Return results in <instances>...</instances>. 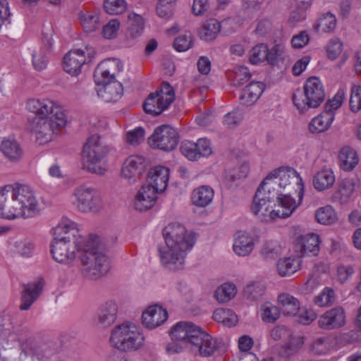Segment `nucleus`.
Masks as SVG:
<instances>
[{
  "label": "nucleus",
  "mask_w": 361,
  "mask_h": 361,
  "mask_svg": "<svg viewBox=\"0 0 361 361\" xmlns=\"http://www.w3.org/2000/svg\"><path fill=\"white\" fill-rule=\"evenodd\" d=\"M54 239L51 244V253L53 258L61 264H71L75 259V252L78 257L88 245V238L80 234L76 224L70 221H63L54 228Z\"/></svg>",
  "instance_id": "f257e3e1"
},
{
  "label": "nucleus",
  "mask_w": 361,
  "mask_h": 361,
  "mask_svg": "<svg viewBox=\"0 0 361 361\" xmlns=\"http://www.w3.org/2000/svg\"><path fill=\"white\" fill-rule=\"evenodd\" d=\"M163 235L166 245L159 249L161 262L182 266L187 252L195 244L194 234L188 232L182 224L172 223L164 228Z\"/></svg>",
  "instance_id": "f03ea898"
},
{
  "label": "nucleus",
  "mask_w": 361,
  "mask_h": 361,
  "mask_svg": "<svg viewBox=\"0 0 361 361\" xmlns=\"http://www.w3.org/2000/svg\"><path fill=\"white\" fill-rule=\"evenodd\" d=\"M172 339L188 346L195 355L207 357L218 349L217 341L191 322H180L171 330Z\"/></svg>",
  "instance_id": "7ed1b4c3"
},
{
  "label": "nucleus",
  "mask_w": 361,
  "mask_h": 361,
  "mask_svg": "<svg viewBox=\"0 0 361 361\" xmlns=\"http://www.w3.org/2000/svg\"><path fill=\"white\" fill-rule=\"evenodd\" d=\"M123 70V65L118 59H107L102 61L94 72V82L98 86V96L106 102H116L122 96V84L116 80Z\"/></svg>",
  "instance_id": "20e7f679"
},
{
  "label": "nucleus",
  "mask_w": 361,
  "mask_h": 361,
  "mask_svg": "<svg viewBox=\"0 0 361 361\" xmlns=\"http://www.w3.org/2000/svg\"><path fill=\"white\" fill-rule=\"evenodd\" d=\"M88 245L79 256L82 264V273L88 279L96 280L104 276L110 269L108 257L103 252V245L99 236L90 235Z\"/></svg>",
  "instance_id": "39448f33"
},
{
  "label": "nucleus",
  "mask_w": 361,
  "mask_h": 361,
  "mask_svg": "<svg viewBox=\"0 0 361 361\" xmlns=\"http://www.w3.org/2000/svg\"><path fill=\"white\" fill-rule=\"evenodd\" d=\"M266 187V191L272 192L276 191L277 196L281 192L279 188L287 190L288 192L291 189L300 199L303 198L304 195V184L300 174L291 167L279 168L271 171L263 180L261 183Z\"/></svg>",
  "instance_id": "423d86ee"
},
{
  "label": "nucleus",
  "mask_w": 361,
  "mask_h": 361,
  "mask_svg": "<svg viewBox=\"0 0 361 361\" xmlns=\"http://www.w3.org/2000/svg\"><path fill=\"white\" fill-rule=\"evenodd\" d=\"M109 148L102 143L100 137L91 135L83 146L82 152V169L91 173L102 176L108 170V164L105 159Z\"/></svg>",
  "instance_id": "0eeeda50"
},
{
  "label": "nucleus",
  "mask_w": 361,
  "mask_h": 361,
  "mask_svg": "<svg viewBox=\"0 0 361 361\" xmlns=\"http://www.w3.org/2000/svg\"><path fill=\"white\" fill-rule=\"evenodd\" d=\"M109 342L119 351L134 352L143 346L145 337L139 326L126 322L112 329Z\"/></svg>",
  "instance_id": "6e6552de"
},
{
  "label": "nucleus",
  "mask_w": 361,
  "mask_h": 361,
  "mask_svg": "<svg viewBox=\"0 0 361 361\" xmlns=\"http://www.w3.org/2000/svg\"><path fill=\"white\" fill-rule=\"evenodd\" d=\"M325 99L324 87L317 77L309 78L305 82L303 91L296 90L293 95V102L300 113L312 108H317Z\"/></svg>",
  "instance_id": "1a4fd4ad"
},
{
  "label": "nucleus",
  "mask_w": 361,
  "mask_h": 361,
  "mask_svg": "<svg viewBox=\"0 0 361 361\" xmlns=\"http://www.w3.org/2000/svg\"><path fill=\"white\" fill-rule=\"evenodd\" d=\"M11 205L15 209V214L18 218H32L39 212V203L33 190L27 185L13 187L10 192Z\"/></svg>",
  "instance_id": "9d476101"
},
{
  "label": "nucleus",
  "mask_w": 361,
  "mask_h": 361,
  "mask_svg": "<svg viewBox=\"0 0 361 361\" xmlns=\"http://www.w3.org/2000/svg\"><path fill=\"white\" fill-rule=\"evenodd\" d=\"M56 116L36 117L30 125V130L35 134L37 141L39 145H44L50 142L61 128L67 123L66 114H62L59 111Z\"/></svg>",
  "instance_id": "9b49d317"
},
{
  "label": "nucleus",
  "mask_w": 361,
  "mask_h": 361,
  "mask_svg": "<svg viewBox=\"0 0 361 361\" xmlns=\"http://www.w3.org/2000/svg\"><path fill=\"white\" fill-rule=\"evenodd\" d=\"M278 198L276 191L268 192L266 187L262 184L259 186L251 205L252 213L262 221H270L279 218L277 210L274 209Z\"/></svg>",
  "instance_id": "f8f14e48"
},
{
  "label": "nucleus",
  "mask_w": 361,
  "mask_h": 361,
  "mask_svg": "<svg viewBox=\"0 0 361 361\" xmlns=\"http://www.w3.org/2000/svg\"><path fill=\"white\" fill-rule=\"evenodd\" d=\"M175 99L173 87L168 82H163L155 92L151 93L143 104L147 114L157 116L168 109Z\"/></svg>",
  "instance_id": "ddd939ff"
},
{
  "label": "nucleus",
  "mask_w": 361,
  "mask_h": 361,
  "mask_svg": "<svg viewBox=\"0 0 361 361\" xmlns=\"http://www.w3.org/2000/svg\"><path fill=\"white\" fill-rule=\"evenodd\" d=\"M74 204L82 212H98L103 203L99 191L91 186L82 185L76 188L73 193Z\"/></svg>",
  "instance_id": "4468645a"
},
{
  "label": "nucleus",
  "mask_w": 361,
  "mask_h": 361,
  "mask_svg": "<svg viewBox=\"0 0 361 361\" xmlns=\"http://www.w3.org/2000/svg\"><path fill=\"white\" fill-rule=\"evenodd\" d=\"M95 54L94 49L90 47L71 49L63 56V69L71 75H78L81 73L82 67L91 62Z\"/></svg>",
  "instance_id": "2eb2a0df"
},
{
  "label": "nucleus",
  "mask_w": 361,
  "mask_h": 361,
  "mask_svg": "<svg viewBox=\"0 0 361 361\" xmlns=\"http://www.w3.org/2000/svg\"><path fill=\"white\" fill-rule=\"evenodd\" d=\"M177 131L169 125H161L154 130L148 138V143L152 148L169 152L173 150L178 143Z\"/></svg>",
  "instance_id": "dca6fc26"
},
{
  "label": "nucleus",
  "mask_w": 361,
  "mask_h": 361,
  "mask_svg": "<svg viewBox=\"0 0 361 361\" xmlns=\"http://www.w3.org/2000/svg\"><path fill=\"white\" fill-rule=\"evenodd\" d=\"M180 150L181 154L190 161H196L202 157H208L212 153L211 142L206 138H200L196 142L185 140L182 142Z\"/></svg>",
  "instance_id": "f3484780"
},
{
  "label": "nucleus",
  "mask_w": 361,
  "mask_h": 361,
  "mask_svg": "<svg viewBox=\"0 0 361 361\" xmlns=\"http://www.w3.org/2000/svg\"><path fill=\"white\" fill-rule=\"evenodd\" d=\"M147 161L140 155H131L123 164L121 176L130 183L137 182L140 176L145 171Z\"/></svg>",
  "instance_id": "a211bd4d"
},
{
  "label": "nucleus",
  "mask_w": 361,
  "mask_h": 361,
  "mask_svg": "<svg viewBox=\"0 0 361 361\" xmlns=\"http://www.w3.org/2000/svg\"><path fill=\"white\" fill-rule=\"evenodd\" d=\"M26 107L29 111L34 113L37 117L54 118L56 116V111L57 114L59 111L62 114H66L61 106L56 104L49 99H30L27 101Z\"/></svg>",
  "instance_id": "6ab92c4d"
},
{
  "label": "nucleus",
  "mask_w": 361,
  "mask_h": 361,
  "mask_svg": "<svg viewBox=\"0 0 361 361\" xmlns=\"http://www.w3.org/2000/svg\"><path fill=\"white\" fill-rule=\"evenodd\" d=\"M166 310L159 305L149 306L142 314L143 325L154 329L163 324L168 319Z\"/></svg>",
  "instance_id": "aec40b11"
},
{
  "label": "nucleus",
  "mask_w": 361,
  "mask_h": 361,
  "mask_svg": "<svg viewBox=\"0 0 361 361\" xmlns=\"http://www.w3.org/2000/svg\"><path fill=\"white\" fill-rule=\"evenodd\" d=\"M319 326L331 330L342 327L345 324V314L343 307H336L324 312L318 321Z\"/></svg>",
  "instance_id": "412c9836"
},
{
  "label": "nucleus",
  "mask_w": 361,
  "mask_h": 361,
  "mask_svg": "<svg viewBox=\"0 0 361 361\" xmlns=\"http://www.w3.org/2000/svg\"><path fill=\"white\" fill-rule=\"evenodd\" d=\"M302 199H300L295 191H289L287 193H279L276 203L279 204L276 214L279 218H286L290 216L296 208L301 204Z\"/></svg>",
  "instance_id": "4be33fe9"
},
{
  "label": "nucleus",
  "mask_w": 361,
  "mask_h": 361,
  "mask_svg": "<svg viewBox=\"0 0 361 361\" xmlns=\"http://www.w3.org/2000/svg\"><path fill=\"white\" fill-rule=\"evenodd\" d=\"M118 313L117 304L112 300L102 304L98 309L95 324L99 328H108L116 320Z\"/></svg>",
  "instance_id": "5701e85b"
},
{
  "label": "nucleus",
  "mask_w": 361,
  "mask_h": 361,
  "mask_svg": "<svg viewBox=\"0 0 361 361\" xmlns=\"http://www.w3.org/2000/svg\"><path fill=\"white\" fill-rule=\"evenodd\" d=\"M169 169L167 167L158 166L150 169L147 175V186L152 188L158 192L164 191L168 185Z\"/></svg>",
  "instance_id": "b1692460"
},
{
  "label": "nucleus",
  "mask_w": 361,
  "mask_h": 361,
  "mask_svg": "<svg viewBox=\"0 0 361 361\" xmlns=\"http://www.w3.org/2000/svg\"><path fill=\"white\" fill-rule=\"evenodd\" d=\"M319 237L317 234L311 233L300 235L297 238L295 251L302 257L310 254L317 255L319 250Z\"/></svg>",
  "instance_id": "393cba45"
},
{
  "label": "nucleus",
  "mask_w": 361,
  "mask_h": 361,
  "mask_svg": "<svg viewBox=\"0 0 361 361\" xmlns=\"http://www.w3.org/2000/svg\"><path fill=\"white\" fill-rule=\"evenodd\" d=\"M157 193L154 189L147 185L142 186L135 197V207L139 211L151 209L156 202Z\"/></svg>",
  "instance_id": "a878e982"
},
{
  "label": "nucleus",
  "mask_w": 361,
  "mask_h": 361,
  "mask_svg": "<svg viewBox=\"0 0 361 361\" xmlns=\"http://www.w3.org/2000/svg\"><path fill=\"white\" fill-rule=\"evenodd\" d=\"M334 119V114L323 111L311 119L308 125V130L312 134L324 133L331 128Z\"/></svg>",
  "instance_id": "bb28decb"
},
{
  "label": "nucleus",
  "mask_w": 361,
  "mask_h": 361,
  "mask_svg": "<svg viewBox=\"0 0 361 361\" xmlns=\"http://www.w3.org/2000/svg\"><path fill=\"white\" fill-rule=\"evenodd\" d=\"M265 85L262 82H251L243 90L240 97L242 104L249 106L254 104L263 93Z\"/></svg>",
  "instance_id": "cd10ccee"
},
{
  "label": "nucleus",
  "mask_w": 361,
  "mask_h": 361,
  "mask_svg": "<svg viewBox=\"0 0 361 361\" xmlns=\"http://www.w3.org/2000/svg\"><path fill=\"white\" fill-rule=\"evenodd\" d=\"M42 289V283L40 281L24 285L20 309L21 310L30 309L32 303L39 296Z\"/></svg>",
  "instance_id": "c85d7f7f"
},
{
  "label": "nucleus",
  "mask_w": 361,
  "mask_h": 361,
  "mask_svg": "<svg viewBox=\"0 0 361 361\" xmlns=\"http://www.w3.org/2000/svg\"><path fill=\"white\" fill-rule=\"evenodd\" d=\"M0 151L6 158L12 162L18 161L23 156L22 147L13 138L4 139L0 145Z\"/></svg>",
  "instance_id": "c756f323"
},
{
  "label": "nucleus",
  "mask_w": 361,
  "mask_h": 361,
  "mask_svg": "<svg viewBox=\"0 0 361 361\" xmlns=\"http://www.w3.org/2000/svg\"><path fill=\"white\" fill-rule=\"evenodd\" d=\"M255 245L252 235L246 232H238L233 243V251L239 256H247L253 250Z\"/></svg>",
  "instance_id": "7c9ffc66"
},
{
  "label": "nucleus",
  "mask_w": 361,
  "mask_h": 361,
  "mask_svg": "<svg viewBox=\"0 0 361 361\" xmlns=\"http://www.w3.org/2000/svg\"><path fill=\"white\" fill-rule=\"evenodd\" d=\"M336 180L334 171L329 168L319 171L313 177L314 188L318 191H324L331 188Z\"/></svg>",
  "instance_id": "2f4dec72"
},
{
  "label": "nucleus",
  "mask_w": 361,
  "mask_h": 361,
  "mask_svg": "<svg viewBox=\"0 0 361 361\" xmlns=\"http://www.w3.org/2000/svg\"><path fill=\"white\" fill-rule=\"evenodd\" d=\"M214 194V190L211 187L202 185L192 191L191 201L197 207H204L212 202Z\"/></svg>",
  "instance_id": "473e14b6"
},
{
  "label": "nucleus",
  "mask_w": 361,
  "mask_h": 361,
  "mask_svg": "<svg viewBox=\"0 0 361 361\" xmlns=\"http://www.w3.org/2000/svg\"><path fill=\"white\" fill-rule=\"evenodd\" d=\"M278 302L281 312L285 315L295 316L300 310L298 300L290 294H280L278 296Z\"/></svg>",
  "instance_id": "72a5a7b5"
},
{
  "label": "nucleus",
  "mask_w": 361,
  "mask_h": 361,
  "mask_svg": "<svg viewBox=\"0 0 361 361\" xmlns=\"http://www.w3.org/2000/svg\"><path fill=\"white\" fill-rule=\"evenodd\" d=\"M341 167L344 171H352L358 164L359 158L355 149L345 146L341 149L339 153Z\"/></svg>",
  "instance_id": "f704fd0d"
},
{
  "label": "nucleus",
  "mask_w": 361,
  "mask_h": 361,
  "mask_svg": "<svg viewBox=\"0 0 361 361\" xmlns=\"http://www.w3.org/2000/svg\"><path fill=\"white\" fill-rule=\"evenodd\" d=\"M11 189V185L0 188V217L6 219H17L13 206L11 205L10 200L6 202V195Z\"/></svg>",
  "instance_id": "c9c22d12"
},
{
  "label": "nucleus",
  "mask_w": 361,
  "mask_h": 361,
  "mask_svg": "<svg viewBox=\"0 0 361 361\" xmlns=\"http://www.w3.org/2000/svg\"><path fill=\"white\" fill-rule=\"evenodd\" d=\"M303 344L304 341L302 336L290 334L288 337V341L281 345L279 354L284 357L292 356L299 351Z\"/></svg>",
  "instance_id": "e433bc0d"
},
{
  "label": "nucleus",
  "mask_w": 361,
  "mask_h": 361,
  "mask_svg": "<svg viewBox=\"0 0 361 361\" xmlns=\"http://www.w3.org/2000/svg\"><path fill=\"white\" fill-rule=\"evenodd\" d=\"M79 19L86 32L95 31L99 25V13L96 11H81L79 13Z\"/></svg>",
  "instance_id": "4c0bfd02"
},
{
  "label": "nucleus",
  "mask_w": 361,
  "mask_h": 361,
  "mask_svg": "<svg viewBox=\"0 0 361 361\" xmlns=\"http://www.w3.org/2000/svg\"><path fill=\"white\" fill-rule=\"evenodd\" d=\"M300 268L299 258L286 257L277 263V272L281 276H288L296 272Z\"/></svg>",
  "instance_id": "58836bf2"
},
{
  "label": "nucleus",
  "mask_w": 361,
  "mask_h": 361,
  "mask_svg": "<svg viewBox=\"0 0 361 361\" xmlns=\"http://www.w3.org/2000/svg\"><path fill=\"white\" fill-rule=\"evenodd\" d=\"M220 30V23L216 19H209L202 26L200 35L205 41H212L217 37Z\"/></svg>",
  "instance_id": "ea45409f"
},
{
  "label": "nucleus",
  "mask_w": 361,
  "mask_h": 361,
  "mask_svg": "<svg viewBox=\"0 0 361 361\" xmlns=\"http://www.w3.org/2000/svg\"><path fill=\"white\" fill-rule=\"evenodd\" d=\"M212 317L216 322L227 326H235L238 322L237 315L230 309H217L214 312Z\"/></svg>",
  "instance_id": "a19ab883"
},
{
  "label": "nucleus",
  "mask_w": 361,
  "mask_h": 361,
  "mask_svg": "<svg viewBox=\"0 0 361 361\" xmlns=\"http://www.w3.org/2000/svg\"><path fill=\"white\" fill-rule=\"evenodd\" d=\"M237 293L235 284L232 283H224L215 291V298L219 302H226L231 300Z\"/></svg>",
  "instance_id": "79ce46f5"
},
{
  "label": "nucleus",
  "mask_w": 361,
  "mask_h": 361,
  "mask_svg": "<svg viewBox=\"0 0 361 361\" xmlns=\"http://www.w3.org/2000/svg\"><path fill=\"white\" fill-rule=\"evenodd\" d=\"M315 219L321 224L329 225L336 221L337 216L333 207L328 205L316 211Z\"/></svg>",
  "instance_id": "37998d69"
},
{
  "label": "nucleus",
  "mask_w": 361,
  "mask_h": 361,
  "mask_svg": "<svg viewBox=\"0 0 361 361\" xmlns=\"http://www.w3.org/2000/svg\"><path fill=\"white\" fill-rule=\"evenodd\" d=\"M262 319L267 323H274L280 317L279 309L269 302H266L260 307Z\"/></svg>",
  "instance_id": "c03bdc74"
},
{
  "label": "nucleus",
  "mask_w": 361,
  "mask_h": 361,
  "mask_svg": "<svg viewBox=\"0 0 361 361\" xmlns=\"http://www.w3.org/2000/svg\"><path fill=\"white\" fill-rule=\"evenodd\" d=\"M48 44L49 45L41 48L39 51L32 54V63L37 71H42L47 67L48 61L47 54L51 46L49 42Z\"/></svg>",
  "instance_id": "a18cd8bd"
},
{
  "label": "nucleus",
  "mask_w": 361,
  "mask_h": 361,
  "mask_svg": "<svg viewBox=\"0 0 361 361\" xmlns=\"http://www.w3.org/2000/svg\"><path fill=\"white\" fill-rule=\"evenodd\" d=\"M268 47L264 43L256 44L250 51V61L259 64L267 59Z\"/></svg>",
  "instance_id": "49530a36"
},
{
  "label": "nucleus",
  "mask_w": 361,
  "mask_h": 361,
  "mask_svg": "<svg viewBox=\"0 0 361 361\" xmlns=\"http://www.w3.org/2000/svg\"><path fill=\"white\" fill-rule=\"evenodd\" d=\"M265 291V286L260 282L247 285L244 288V295L250 300H257L262 298Z\"/></svg>",
  "instance_id": "de8ad7c7"
},
{
  "label": "nucleus",
  "mask_w": 361,
  "mask_h": 361,
  "mask_svg": "<svg viewBox=\"0 0 361 361\" xmlns=\"http://www.w3.org/2000/svg\"><path fill=\"white\" fill-rule=\"evenodd\" d=\"M336 18L331 13L323 14L318 20L317 30L323 32H331L336 26Z\"/></svg>",
  "instance_id": "09e8293b"
},
{
  "label": "nucleus",
  "mask_w": 361,
  "mask_h": 361,
  "mask_svg": "<svg viewBox=\"0 0 361 361\" xmlns=\"http://www.w3.org/2000/svg\"><path fill=\"white\" fill-rule=\"evenodd\" d=\"M127 7L125 0H105L104 8L106 13L111 15H118L123 13Z\"/></svg>",
  "instance_id": "8fccbe9b"
},
{
  "label": "nucleus",
  "mask_w": 361,
  "mask_h": 361,
  "mask_svg": "<svg viewBox=\"0 0 361 361\" xmlns=\"http://www.w3.org/2000/svg\"><path fill=\"white\" fill-rule=\"evenodd\" d=\"M284 52V47L282 44H275L271 49H268L267 61L270 65H277L279 62L283 60Z\"/></svg>",
  "instance_id": "3c124183"
},
{
  "label": "nucleus",
  "mask_w": 361,
  "mask_h": 361,
  "mask_svg": "<svg viewBox=\"0 0 361 361\" xmlns=\"http://www.w3.org/2000/svg\"><path fill=\"white\" fill-rule=\"evenodd\" d=\"M251 77V74L247 68L245 66L235 67L233 69V84L234 86L239 87L247 82Z\"/></svg>",
  "instance_id": "603ef678"
},
{
  "label": "nucleus",
  "mask_w": 361,
  "mask_h": 361,
  "mask_svg": "<svg viewBox=\"0 0 361 361\" xmlns=\"http://www.w3.org/2000/svg\"><path fill=\"white\" fill-rule=\"evenodd\" d=\"M335 292L331 288H325L314 299V302L320 307L332 305L335 301Z\"/></svg>",
  "instance_id": "864d4df0"
},
{
  "label": "nucleus",
  "mask_w": 361,
  "mask_h": 361,
  "mask_svg": "<svg viewBox=\"0 0 361 361\" xmlns=\"http://www.w3.org/2000/svg\"><path fill=\"white\" fill-rule=\"evenodd\" d=\"M144 29L143 18L139 15L130 16V24L128 32L132 37H136L141 35Z\"/></svg>",
  "instance_id": "5fc2aeb1"
},
{
  "label": "nucleus",
  "mask_w": 361,
  "mask_h": 361,
  "mask_svg": "<svg viewBox=\"0 0 361 361\" xmlns=\"http://www.w3.org/2000/svg\"><path fill=\"white\" fill-rule=\"evenodd\" d=\"M249 165L247 163H243L236 168L226 173V177L231 181H235L238 179L245 178L249 173Z\"/></svg>",
  "instance_id": "6e6d98bb"
},
{
  "label": "nucleus",
  "mask_w": 361,
  "mask_h": 361,
  "mask_svg": "<svg viewBox=\"0 0 361 361\" xmlns=\"http://www.w3.org/2000/svg\"><path fill=\"white\" fill-rule=\"evenodd\" d=\"M343 97L344 91L339 90L334 97L325 104L324 111L331 113L335 116V111L341 106Z\"/></svg>",
  "instance_id": "4d7b16f0"
},
{
  "label": "nucleus",
  "mask_w": 361,
  "mask_h": 361,
  "mask_svg": "<svg viewBox=\"0 0 361 361\" xmlns=\"http://www.w3.org/2000/svg\"><path fill=\"white\" fill-rule=\"evenodd\" d=\"M350 107L353 112L361 109V86L353 85L350 99Z\"/></svg>",
  "instance_id": "13d9d810"
},
{
  "label": "nucleus",
  "mask_w": 361,
  "mask_h": 361,
  "mask_svg": "<svg viewBox=\"0 0 361 361\" xmlns=\"http://www.w3.org/2000/svg\"><path fill=\"white\" fill-rule=\"evenodd\" d=\"M243 115L241 111L234 110L228 112L224 117V124L228 128H232L238 126L243 120Z\"/></svg>",
  "instance_id": "bf43d9fd"
},
{
  "label": "nucleus",
  "mask_w": 361,
  "mask_h": 361,
  "mask_svg": "<svg viewBox=\"0 0 361 361\" xmlns=\"http://www.w3.org/2000/svg\"><path fill=\"white\" fill-rule=\"evenodd\" d=\"M261 255L265 259L273 258L279 255V246L276 241H266L261 248Z\"/></svg>",
  "instance_id": "052dcab7"
},
{
  "label": "nucleus",
  "mask_w": 361,
  "mask_h": 361,
  "mask_svg": "<svg viewBox=\"0 0 361 361\" xmlns=\"http://www.w3.org/2000/svg\"><path fill=\"white\" fill-rule=\"evenodd\" d=\"M119 27L120 22L116 19H113L103 27L102 34L106 39H113L116 36Z\"/></svg>",
  "instance_id": "680f3d73"
},
{
  "label": "nucleus",
  "mask_w": 361,
  "mask_h": 361,
  "mask_svg": "<svg viewBox=\"0 0 361 361\" xmlns=\"http://www.w3.org/2000/svg\"><path fill=\"white\" fill-rule=\"evenodd\" d=\"M145 130L141 127L136 128L133 130L129 131L126 135V140L130 145H138L144 140Z\"/></svg>",
  "instance_id": "e2e57ef3"
},
{
  "label": "nucleus",
  "mask_w": 361,
  "mask_h": 361,
  "mask_svg": "<svg viewBox=\"0 0 361 361\" xmlns=\"http://www.w3.org/2000/svg\"><path fill=\"white\" fill-rule=\"evenodd\" d=\"M192 46V39L190 35H184L176 38L173 42V47L178 51H185L189 49Z\"/></svg>",
  "instance_id": "0e129e2a"
},
{
  "label": "nucleus",
  "mask_w": 361,
  "mask_h": 361,
  "mask_svg": "<svg viewBox=\"0 0 361 361\" xmlns=\"http://www.w3.org/2000/svg\"><path fill=\"white\" fill-rule=\"evenodd\" d=\"M355 189V183L353 178H345L341 180L339 183L338 191L340 194L345 197H348L353 192Z\"/></svg>",
  "instance_id": "69168bd1"
},
{
  "label": "nucleus",
  "mask_w": 361,
  "mask_h": 361,
  "mask_svg": "<svg viewBox=\"0 0 361 361\" xmlns=\"http://www.w3.org/2000/svg\"><path fill=\"white\" fill-rule=\"evenodd\" d=\"M342 47L343 44L338 39L331 40L326 49L329 59L335 60L341 53Z\"/></svg>",
  "instance_id": "338daca9"
},
{
  "label": "nucleus",
  "mask_w": 361,
  "mask_h": 361,
  "mask_svg": "<svg viewBox=\"0 0 361 361\" xmlns=\"http://www.w3.org/2000/svg\"><path fill=\"white\" fill-rule=\"evenodd\" d=\"M329 344L324 338H317L311 345L310 350L314 354L322 355L327 352Z\"/></svg>",
  "instance_id": "774afa93"
}]
</instances>
